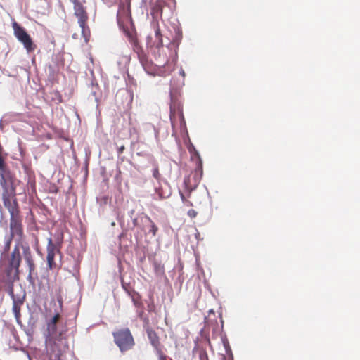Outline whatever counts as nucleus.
Masks as SVG:
<instances>
[{"label": "nucleus", "mask_w": 360, "mask_h": 360, "mask_svg": "<svg viewBox=\"0 0 360 360\" xmlns=\"http://www.w3.org/2000/svg\"><path fill=\"white\" fill-rule=\"evenodd\" d=\"M60 311L55 313L46 323L48 336L46 339L47 356L50 360H60L63 354H66L69 350L68 342L63 336V333H57V323L60 319V311L63 309V299L58 297Z\"/></svg>", "instance_id": "1"}, {"label": "nucleus", "mask_w": 360, "mask_h": 360, "mask_svg": "<svg viewBox=\"0 0 360 360\" xmlns=\"http://www.w3.org/2000/svg\"><path fill=\"white\" fill-rule=\"evenodd\" d=\"M169 119L172 128V136H176L177 134L181 135L188 134L183 113V106L179 101L173 98L170 103Z\"/></svg>", "instance_id": "2"}, {"label": "nucleus", "mask_w": 360, "mask_h": 360, "mask_svg": "<svg viewBox=\"0 0 360 360\" xmlns=\"http://www.w3.org/2000/svg\"><path fill=\"white\" fill-rule=\"evenodd\" d=\"M21 262V255L18 245H15L11 257L8 264L5 269L4 281L7 283H13L19 279V267Z\"/></svg>", "instance_id": "3"}, {"label": "nucleus", "mask_w": 360, "mask_h": 360, "mask_svg": "<svg viewBox=\"0 0 360 360\" xmlns=\"http://www.w3.org/2000/svg\"><path fill=\"white\" fill-rule=\"evenodd\" d=\"M115 343L120 348L122 352L128 351L134 346V340L129 328L120 329L113 332Z\"/></svg>", "instance_id": "4"}, {"label": "nucleus", "mask_w": 360, "mask_h": 360, "mask_svg": "<svg viewBox=\"0 0 360 360\" xmlns=\"http://www.w3.org/2000/svg\"><path fill=\"white\" fill-rule=\"evenodd\" d=\"M12 27L15 37L23 44L27 51H33L36 48V45L33 43L32 38L26 30L15 21L12 22Z\"/></svg>", "instance_id": "5"}, {"label": "nucleus", "mask_w": 360, "mask_h": 360, "mask_svg": "<svg viewBox=\"0 0 360 360\" xmlns=\"http://www.w3.org/2000/svg\"><path fill=\"white\" fill-rule=\"evenodd\" d=\"M74 15L78 19V23L82 29V33L84 34L87 27V21L89 19L88 13L86 8L79 2L74 5Z\"/></svg>", "instance_id": "6"}, {"label": "nucleus", "mask_w": 360, "mask_h": 360, "mask_svg": "<svg viewBox=\"0 0 360 360\" xmlns=\"http://www.w3.org/2000/svg\"><path fill=\"white\" fill-rule=\"evenodd\" d=\"M11 235L9 236L18 237L19 240H22L23 236V229L22 225V217L20 214L11 217L10 220Z\"/></svg>", "instance_id": "7"}, {"label": "nucleus", "mask_w": 360, "mask_h": 360, "mask_svg": "<svg viewBox=\"0 0 360 360\" xmlns=\"http://www.w3.org/2000/svg\"><path fill=\"white\" fill-rule=\"evenodd\" d=\"M117 20L120 27H124L125 24L131 21L130 9L124 5H120L117 13Z\"/></svg>", "instance_id": "8"}, {"label": "nucleus", "mask_w": 360, "mask_h": 360, "mask_svg": "<svg viewBox=\"0 0 360 360\" xmlns=\"http://www.w3.org/2000/svg\"><path fill=\"white\" fill-rule=\"evenodd\" d=\"M56 252H60L59 249H57L56 245L53 243L52 238H49L46 259L47 265L51 269H55L56 267V264L54 261Z\"/></svg>", "instance_id": "9"}, {"label": "nucleus", "mask_w": 360, "mask_h": 360, "mask_svg": "<svg viewBox=\"0 0 360 360\" xmlns=\"http://www.w3.org/2000/svg\"><path fill=\"white\" fill-rule=\"evenodd\" d=\"M4 206L8 209L11 217L20 214L19 207L15 198H11L8 195H3Z\"/></svg>", "instance_id": "10"}, {"label": "nucleus", "mask_w": 360, "mask_h": 360, "mask_svg": "<svg viewBox=\"0 0 360 360\" xmlns=\"http://www.w3.org/2000/svg\"><path fill=\"white\" fill-rule=\"evenodd\" d=\"M148 337L151 345L155 349L156 355H159V351L164 352L162 346L160 344L159 337L155 331L152 330H148Z\"/></svg>", "instance_id": "11"}, {"label": "nucleus", "mask_w": 360, "mask_h": 360, "mask_svg": "<svg viewBox=\"0 0 360 360\" xmlns=\"http://www.w3.org/2000/svg\"><path fill=\"white\" fill-rule=\"evenodd\" d=\"M23 256L26 263L28 265L30 276L35 269V264L32 258L31 250L29 246H22Z\"/></svg>", "instance_id": "12"}, {"label": "nucleus", "mask_w": 360, "mask_h": 360, "mask_svg": "<svg viewBox=\"0 0 360 360\" xmlns=\"http://www.w3.org/2000/svg\"><path fill=\"white\" fill-rule=\"evenodd\" d=\"M127 292H128L129 295L131 297L134 306L136 308H142L143 303L141 302V295L137 292H135L134 290H132V291L127 290Z\"/></svg>", "instance_id": "13"}, {"label": "nucleus", "mask_w": 360, "mask_h": 360, "mask_svg": "<svg viewBox=\"0 0 360 360\" xmlns=\"http://www.w3.org/2000/svg\"><path fill=\"white\" fill-rule=\"evenodd\" d=\"M121 28L124 32V33H125L126 36L127 37V38L129 39V41L133 44H136L137 42V39H136V34L134 33V32L129 30L125 26H124V27H121Z\"/></svg>", "instance_id": "14"}, {"label": "nucleus", "mask_w": 360, "mask_h": 360, "mask_svg": "<svg viewBox=\"0 0 360 360\" xmlns=\"http://www.w3.org/2000/svg\"><path fill=\"white\" fill-rule=\"evenodd\" d=\"M155 37L157 39V42L155 44L156 46V47L160 48V47L163 46L162 35L161 34L160 29L158 25L156 26V28L155 30Z\"/></svg>", "instance_id": "15"}, {"label": "nucleus", "mask_w": 360, "mask_h": 360, "mask_svg": "<svg viewBox=\"0 0 360 360\" xmlns=\"http://www.w3.org/2000/svg\"><path fill=\"white\" fill-rule=\"evenodd\" d=\"M145 218L150 224V229L149 230V232L152 233L153 236H155L158 231V226L155 224V223L151 220V219L148 216H146Z\"/></svg>", "instance_id": "16"}, {"label": "nucleus", "mask_w": 360, "mask_h": 360, "mask_svg": "<svg viewBox=\"0 0 360 360\" xmlns=\"http://www.w3.org/2000/svg\"><path fill=\"white\" fill-rule=\"evenodd\" d=\"M13 311L15 314V316L18 319L20 316V306L15 302L13 303Z\"/></svg>", "instance_id": "17"}, {"label": "nucleus", "mask_w": 360, "mask_h": 360, "mask_svg": "<svg viewBox=\"0 0 360 360\" xmlns=\"http://www.w3.org/2000/svg\"><path fill=\"white\" fill-rule=\"evenodd\" d=\"M12 239L13 238L9 236L5 238L4 252H8L10 250Z\"/></svg>", "instance_id": "18"}, {"label": "nucleus", "mask_w": 360, "mask_h": 360, "mask_svg": "<svg viewBox=\"0 0 360 360\" xmlns=\"http://www.w3.org/2000/svg\"><path fill=\"white\" fill-rule=\"evenodd\" d=\"M158 360H172L168 356H167L164 352L159 351V355H157Z\"/></svg>", "instance_id": "19"}, {"label": "nucleus", "mask_w": 360, "mask_h": 360, "mask_svg": "<svg viewBox=\"0 0 360 360\" xmlns=\"http://www.w3.org/2000/svg\"><path fill=\"white\" fill-rule=\"evenodd\" d=\"M187 214L190 218L193 219L197 217L198 212L195 210L191 209L188 211Z\"/></svg>", "instance_id": "20"}, {"label": "nucleus", "mask_w": 360, "mask_h": 360, "mask_svg": "<svg viewBox=\"0 0 360 360\" xmlns=\"http://www.w3.org/2000/svg\"><path fill=\"white\" fill-rule=\"evenodd\" d=\"M153 176L156 179H159L160 178V174L159 172V169L158 167L153 169Z\"/></svg>", "instance_id": "21"}, {"label": "nucleus", "mask_w": 360, "mask_h": 360, "mask_svg": "<svg viewBox=\"0 0 360 360\" xmlns=\"http://www.w3.org/2000/svg\"><path fill=\"white\" fill-rule=\"evenodd\" d=\"M184 205L187 207H192L193 205V202L188 199L184 202Z\"/></svg>", "instance_id": "22"}, {"label": "nucleus", "mask_w": 360, "mask_h": 360, "mask_svg": "<svg viewBox=\"0 0 360 360\" xmlns=\"http://www.w3.org/2000/svg\"><path fill=\"white\" fill-rule=\"evenodd\" d=\"M124 149H125V147L124 146H121L118 148V154H122L124 152Z\"/></svg>", "instance_id": "23"}, {"label": "nucleus", "mask_w": 360, "mask_h": 360, "mask_svg": "<svg viewBox=\"0 0 360 360\" xmlns=\"http://www.w3.org/2000/svg\"><path fill=\"white\" fill-rule=\"evenodd\" d=\"M180 197L183 202H185V201L187 200L186 196L181 192H180Z\"/></svg>", "instance_id": "24"}, {"label": "nucleus", "mask_w": 360, "mask_h": 360, "mask_svg": "<svg viewBox=\"0 0 360 360\" xmlns=\"http://www.w3.org/2000/svg\"><path fill=\"white\" fill-rule=\"evenodd\" d=\"M65 359H66V354H63L60 360H65ZM48 360H50V356H48Z\"/></svg>", "instance_id": "25"}, {"label": "nucleus", "mask_w": 360, "mask_h": 360, "mask_svg": "<svg viewBox=\"0 0 360 360\" xmlns=\"http://www.w3.org/2000/svg\"><path fill=\"white\" fill-rule=\"evenodd\" d=\"M74 5L77 3H79V0H70Z\"/></svg>", "instance_id": "26"}, {"label": "nucleus", "mask_w": 360, "mask_h": 360, "mask_svg": "<svg viewBox=\"0 0 360 360\" xmlns=\"http://www.w3.org/2000/svg\"><path fill=\"white\" fill-rule=\"evenodd\" d=\"M191 190H190V191H188V198H189V197H190V195H191Z\"/></svg>", "instance_id": "27"}, {"label": "nucleus", "mask_w": 360, "mask_h": 360, "mask_svg": "<svg viewBox=\"0 0 360 360\" xmlns=\"http://www.w3.org/2000/svg\"><path fill=\"white\" fill-rule=\"evenodd\" d=\"M136 221H137V219H134V225H136Z\"/></svg>", "instance_id": "28"}]
</instances>
